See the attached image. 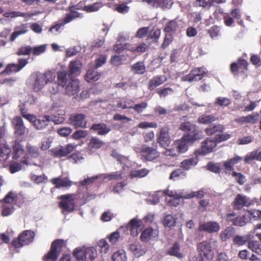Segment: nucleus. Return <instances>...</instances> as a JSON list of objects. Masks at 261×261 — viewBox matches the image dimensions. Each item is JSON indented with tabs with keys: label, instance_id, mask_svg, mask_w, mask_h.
<instances>
[{
	"label": "nucleus",
	"instance_id": "obj_1",
	"mask_svg": "<svg viewBox=\"0 0 261 261\" xmlns=\"http://www.w3.org/2000/svg\"><path fill=\"white\" fill-rule=\"evenodd\" d=\"M66 247V241L55 240L51 243L49 251L43 257V261H57L60 253Z\"/></svg>",
	"mask_w": 261,
	"mask_h": 261
},
{
	"label": "nucleus",
	"instance_id": "obj_2",
	"mask_svg": "<svg viewBox=\"0 0 261 261\" xmlns=\"http://www.w3.org/2000/svg\"><path fill=\"white\" fill-rule=\"evenodd\" d=\"M158 144L155 142L152 143L151 146L142 145L140 147L135 149L136 152L140 153L141 159L145 161H153L160 156V152L157 150Z\"/></svg>",
	"mask_w": 261,
	"mask_h": 261
},
{
	"label": "nucleus",
	"instance_id": "obj_3",
	"mask_svg": "<svg viewBox=\"0 0 261 261\" xmlns=\"http://www.w3.org/2000/svg\"><path fill=\"white\" fill-rule=\"evenodd\" d=\"M73 255L78 261H93L97 255V250L92 247H79L73 251Z\"/></svg>",
	"mask_w": 261,
	"mask_h": 261
},
{
	"label": "nucleus",
	"instance_id": "obj_4",
	"mask_svg": "<svg viewBox=\"0 0 261 261\" xmlns=\"http://www.w3.org/2000/svg\"><path fill=\"white\" fill-rule=\"evenodd\" d=\"M59 199L61 201L59 202V207L62 210V212L71 213L74 211L75 204L74 197L72 194H65L60 196Z\"/></svg>",
	"mask_w": 261,
	"mask_h": 261
},
{
	"label": "nucleus",
	"instance_id": "obj_5",
	"mask_svg": "<svg viewBox=\"0 0 261 261\" xmlns=\"http://www.w3.org/2000/svg\"><path fill=\"white\" fill-rule=\"evenodd\" d=\"M35 233L33 231L27 230L20 233L17 239L13 240L12 246L16 248H19L22 246L27 245L33 242Z\"/></svg>",
	"mask_w": 261,
	"mask_h": 261
},
{
	"label": "nucleus",
	"instance_id": "obj_6",
	"mask_svg": "<svg viewBox=\"0 0 261 261\" xmlns=\"http://www.w3.org/2000/svg\"><path fill=\"white\" fill-rule=\"evenodd\" d=\"M55 79V74L51 72L37 74L34 84L33 89L34 91H39L46 84L53 81Z\"/></svg>",
	"mask_w": 261,
	"mask_h": 261
},
{
	"label": "nucleus",
	"instance_id": "obj_7",
	"mask_svg": "<svg viewBox=\"0 0 261 261\" xmlns=\"http://www.w3.org/2000/svg\"><path fill=\"white\" fill-rule=\"evenodd\" d=\"M197 251L199 254L198 258L206 260H212L213 258V252L211 244L206 241H203L197 245Z\"/></svg>",
	"mask_w": 261,
	"mask_h": 261
},
{
	"label": "nucleus",
	"instance_id": "obj_8",
	"mask_svg": "<svg viewBox=\"0 0 261 261\" xmlns=\"http://www.w3.org/2000/svg\"><path fill=\"white\" fill-rule=\"evenodd\" d=\"M217 144L213 138H207L201 143V147L195 151L196 155H205L213 151Z\"/></svg>",
	"mask_w": 261,
	"mask_h": 261
},
{
	"label": "nucleus",
	"instance_id": "obj_9",
	"mask_svg": "<svg viewBox=\"0 0 261 261\" xmlns=\"http://www.w3.org/2000/svg\"><path fill=\"white\" fill-rule=\"evenodd\" d=\"M169 130L170 128L168 126L162 127L160 129L159 136L157 138V144L159 143L164 148L169 147L171 142Z\"/></svg>",
	"mask_w": 261,
	"mask_h": 261
},
{
	"label": "nucleus",
	"instance_id": "obj_10",
	"mask_svg": "<svg viewBox=\"0 0 261 261\" xmlns=\"http://www.w3.org/2000/svg\"><path fill=\"white\" fill-rule=\"evenodd\" d=\"M205 74L206 73L203 68H195L188 74L183 76L182 81L189 82L198 81L201 80Z\"/></svg>",
	"mask_w": 261,
	"mask_h": 261
},
{
	"label": "nucleus",
	"instance_id": "obj_11",
	"mask_svg": "<svg viewBox=\"0 0 261 261\" xmlns=\"http://www.w3.org/2000/svg\"><path fill=\"white\" fill-rule=\"evenodd\" d=\"M225 221L234 226H243L246 224L248 219L245 215L240 217L236 213L231 212L226 215Z\"/></svg>",
	"mask_w": 261,
	"mask_h": 261
},
{
	"label": "nucleus",
	"instance_id": "obj_12",
	"mask_svg": "<svg viewBox=\"0 0 261 261\" xmlns=\"http://www.w3.org/2000/svg\"><path fill=\"white\" fill-rule=\"evenodd\" d=\"M252 203V200L246 195L238 194L232 203L234 210H240L244 206L249 207Z\"/></svg>",
	"mask_w": 261,
	"mask_h": 261
},
{
	"label": "nucleus",
	"instance_id": "obj_13",
	"mask_svg": "<svg viewBox=\"0 0 261 261\" xmlns=\"http://www.w3.org/2000/svg\"><path fill=\"white\" fill-rule=\"evenodd\" d=\"M29 63L28 59L19 58L17 64L12 63L7 65L2 73L10 74L12 72H17L23 68Z\"/></svg>",
	"mask_w": 261,
	"mask_h": 261
},
{
	"label": "nucleus",
	"instance_id": "obj_14",
	"mask_svg": "<svg viewBox=\"0 0 261 261\" xmlns=\"http://www.w3.org/2000/svg\"><path fill=\"white\" fill-rule=\"evenodd\" d=\"M71 124L75 128H86L87 122L86 116L83 114H74L69 117Z\"/></svg>",
	"mask_w": 261,
	"mask_h": 261
},
{
	"label": "nucleus",
	"instance_id": "obj_15",
	"mask_svg": "<svg viewBox=\"0 0 261 261\" xmlns=\"http://www.w3.org/2000/svg\"><path fill=\"white\" fill-rule=\"evenodd\" d=\"M76 146L71 144H68L66 146H60L59 148L53 149L51 150L52 155L55 158H62L65 156L73 151Z\"/></svg>",
	"mask_w": 261,
	"mask_h": 261
},
{
	"label": "nucleus",
	"instance_id": "obj_16",
	"mask_svg": "<svg viewBox=\"0 0 261 261\" xmlns=\"http://www.w3.org/2000/svg\"><path fill=\"white\" fill-rule=\"evenodd\" d=\"M12 125L16 136H23L25 133V127L22 118L19 116L14 117L12 120Z\"/></svg>",
	"mask_w": 261,
	"mask_h": 261
},
{
	"label": "nucleus",
	"instance_id": "obj_17",
	"mask_svg": "<svg viewBox=\"0 0 261 261\" xmlns=\"http://www.w3.org/2000/svg\"><path fill=\"white\" fill-rule=\"evenodd\" d=\"M68 77V82L66 85L65 93L68 95H74L80 91L79 82L74 77Z\"/></svg>",
	"mask_w": 261,
	"mask_h": 261
},
{
	"label": "nucleus",
	"instance_id": "obj_18",
	"mask_svg": "<svg viewBox=\"0 0 261 261\" xmlns=\"http://www.w3.org/2000/svg\"><path fill=\"white\" fill-rule=\"evenodd\" d=\"M142 222L141 220L133 218L127 224L126 228L129 230L130 234L133 237H137L139 233V228Z\"/></svg>",
	"mask_w": 261,
	"mask_h": 261
},
{
	"label": "nucleus",
	"instance_id": "obj_19",
	"mask_svg": "<svg viewBox=\"0 0 261 261\" xmlns=\"http://www.w3.org/2000/svg\"><path fill=\"white\" fill-rule=\"evenodd\" d=\"M167 79L163 75H158L153 76L148 82L147 87L150 91L154 90L156 87L163 84Z\"/></svg>",
	"mask_w": 261,
	"mask_h": 261
},
{
	"label": "nucleus",
	"instance_id": "obj_20",
	"mask_svg": "<svg viewBox=\"0 0 261 261\" xmlns=\"http://www.w3.org/2000/svg\"><path fill=\"white\" fill-rule=\"evenodd\" d=\"M259 114L255 113L252 115H248L246 116H242L237 118L234 121L240 124L246 123L255 124L258 121Z\"/></svg>",
	"mask_w": 261,
	"mask_h": 261
},
{
	"label": "nucleus",
	"instance_id": "obj_21",
	"mask_svg": "<svg viewBox=\"0 0 261 261\" xmlns=\"http://www.w3.org/2000/svg\"><path fill=\"white\" fill-rule=\"evenodd\" d=\"M75 9H77L76 6H73L68 7L70 13L66 14L64 17L62 18V22L64 24L70 22L75 18L82 17V15L75 11Z\"/></svg>",
	"mask_w": 261,
	"mask_h": 261
},
{
	"label": "nucleus",
	"instance_id": "obj_22",
	"mask_svg": "<svg viewBox=\"0 0 261 261\" xmlns=\"http://www.w3.org/2000/svg\"><path fill=\"white\" fill-rule=\"evenodd\" d=\"M220 229L219 224L216 222L210 221L199 225V230L209 233L218 232Z\"/></svg>",
	"mask_w": 261,
	"mask_h": 261
},
{
	"label": "nucleus",
	"instance_id": "obj_23",
	"mask_svg": "<svg viewBox=\"0 0 261 261\" xmlns=\"http://www.w3.org/2000/svg\"><path fill=\"white\" fill-rule=\"evenodd\" d=\"M90 129L96 132L97 135L100 136H105L111 131L110 127L104 123H94Z\"/></svg>",
	"mask_w": 261,
	"mask_h": 261
},
{
	"label": "nucleus",
	"instance_id": "obj_24",
	"mask_svg": "<svg viewBox=\"0 0 261 261\" xmlns=\"http://www.w3.org/2000/svg\"><path fill=\"white\" fill-rule=\"evenodd\" d=\"M82 67V63L80 61L75 60L70 62L68 66V77H74V75H79Z\"/></svg>",
	"mask_w": 261,
	"mask_h": 261
},
{
	"label": "nucleus",
	"instance_id": "obj_25",
	"mask_svg": "<svg viewBox=\"0 0 261 261\" xmlns=\"http://www.w3.org/2000/svg\"><path fill=\"white\" fill-rule=\"evenodd\" d=\"M184 135L190 141V144H193L195 141L202 139L203 137L202 132L198 129L197 126L191 131V133H185Z\"/></svg>",
	"mask_w": 261,
	"mask_h": 261
},
{
	"label": "nucleus",
	"instance_id": "obj_26",
	"mask_svg": "<svg viewBox=\"0 0 261 261\" xmlns=\"http://www.w3.org/2000/svg\"><path fill=\"white\" fill-rule=\"evenodd\" d=\"M22 140L19 139H16L13 145L12 158L13 160H17L23 153L24 149L21 144Z\"/></svg>",
	"mask_w": 261,
	"mask_h": 261
},
{
	"label": "nucleus",
	"instance_id": "obj_27",
	"mask_svg": "<svg viewBox=\"0 0 261 261\" xmlns=\"http://www.w3.org/2000/svg\"><path fill=\"white\" fill-rule=\"evenodd\" d=\"M166 254L179 259L185 257V254L180 251V246L178 242L174 243L173 246L168 249Z\"/></svg>",
	"mask_w": 261,
	"mask_h": 261
},
{
	"label": "nucleus",
	"instance_id": "obj_28",
	"mask_svg": "<svg viewBox=\"0 0 261 261\" xmlns=\"http://www.w3.org/2000/svg\"><path fill=\"white\" fill-rule=\"evenodd\" d=\"M158 236L156 231L152 227H148L145 229L140 236V240L144 242H148L152 238Z\"/></svg>",
	"mask_w": 261,
	"mask_h": 261
},
{
	"label": "nucleus",
	"instance_id": "obj_29",
	"mask_svg": "<svg viewBox=\"0 0 261 261\" xmlns=\"http://www.w3.org/2000/svg\"><path fill=\"white\" fill-rule=\"evenodd\" d=\"M189 144H190V141H189L187 138L183 135L180 139L175 141L177 151L179 153L186 152L188 149Z\"/></svg>",
	"mask_w": 261,
	"mask_h": 261
},
{
	"label": "nucleus",
	"instance_id": "obj_30",
	"mask_svg": "<svg viewBox=\"0 0 261 261\" xmlns=\"http://www.w3.org/2000/svg\"><path fill=\"white\" fill-rule=\"evenodd\" d=\"M50 116L44 115L35 121L34 126L37 129H43L50 124Z\"/></svg>",
	"mask_w": 261,
	"mask_h": 261
},
{
	"label": "nucleus",
	"instance_id": "obj_31",
	"mask_svg": "<svg viewBox=\"0 0 261 261\" xmlns=\"http://www.w3.org/2000/svg\"><path fill=\"white\" fill-rule=\"evenodd\" d=\"M225 129L224 125L221 124H213L205 129V132L207 136H212L217 133H223Z\"/></svg>",
	"mask_w": 261,
	"mask_h": 261
},
{
	"label": "nucleus",
	"instance_id": "obj_32",
	"mask_svg": "<svg viewBox=\"0 0 261 261\" xmlns=\"http://www.w3.org/2000/svg\"><path fill=\"white\" fill-rule=\"evenodd\" d=\"M51 182L55 185L56 188L69 187L72 185V181L68 178H61L60 177L54 178L51 179Z\"/></svg>",
	"mask_w": 261,
	"mask_h": 261
},
{
	"label": "nucleus",
	"instance_id": "obj_33",
	"mask_svg": "<svg viewBox=\"0 0 261 261\" xmlns=\"http://www.w3.org/2000/svg\"><path fill=\"white\" fill-rule=\"evenodd\" d=\"M241 160L242 158L241 157L237 156L225 161L224 163V167L226 170L225 173L230 174V172H233L234 169L233 166L241 161Z\"/></svg>",
	"mask_w": 261,
	"mask_h": 261
},
{
	"label": "nucleus",
	"instance_id": "obj_34",
	"mask_svg": "<svg viewBox=\"0 0 261 261\" xmlns=\"http://www.w3.org/2000/svg\"><path fill=\"white\" fill-rule=\"evenodd\" d=\"M11 150L6 144H0V162L4 163L9 158Z\"/></svg>",
	"mask_w": 261,
	"mask_h": 261
},
{
	"label": "nucleus",
	"instance_id": "obj_35",
	"mask_svg": "<svg viewBox=\"0 0 261 261\" xmlns=\"http://www.w3.org/2000/svg\"><path fill=\"white\" fill-rule=\"evenodd\" d=\"M17 194L15 192L10 191L1 200V203H7L9 205H14L17 203Z\"/></svg>",
	"mask_w": 261,
	"mask_h": 261
},
{
	"label": "nucleus",
	"instance_id": "obj_36",
	"mask_svg": "<svg viewBox=\"0 0 261 261\" xmlns=\"http://www.w3.org/2000/svg\"><path fill=\"white\" fill-rule=\"evenodd\" d=\"M21 164L24 165H28L29 163L28 162L27 159L24 158L23 160L21 161V163H17L14 161L10 162L9 167L10 172L13 174L21 170L22 169Z\"/></svg>",
	"mask_w": 261,
	"mask_h": 261
},
{
	"label": "nucleus",
	"instance_id": "obj_37",
	"mask_svg": "<svg viewBox=\"0 0 261 261\" xmlns=\"http://www.w3.org/2000/svg\"><path fill=\"white\" fill-rule=\"evenodd\" d=\"M177 28L178 24L175 20H170L166 23L164 31L170 35H173L176 31Z\"/></svg>",
	"mask_w": 261,
	"mask_h": 261
},
{
	"label": "nucleus",
	"instance_id": "obj_38",
	"mask_svg": "<svg viewBox=\"0 0 261 261\" xmlns=\"http://www.w3.org/2000/svg\"><path fill=\"white\" fill-rule=\"evenodd\" d=\"M217 118L213 115L202 114L199 116L197 122L202 124H210L216 121Z\"/></svg>",
	"mask_w": 261,
	"mask_h": 261
},
{
	"label": "nucleus",
	"instance_id": "obj_39",
	"mask_svg": "<svg viewBox=\"0 0 261 261\" xmlns=\"http://www.w3.org/2000/svg\"><path fill=\"white\" fill-rule=\"evenodd\" d=\"M252 160H256L261 162V151L254 150L248 153L244 159L245 163H250Z\"/></svg>",
	"mask_w": 261,
	"mask_h": 261
},
{
	"label": "nucleus",
	"instance_id": "obj_40",
	"mask_svg": "<svg viewBox=\"0 0 261 261\" xmlns=\"http://www.w3.org/2000/svg\"><path fill=\"white\" fill-rule=\"evenodd\" d=\"M132 71L137 74H143L146 72V67L143 62H138L131 66Z\"/></svg>",
	"mask_w": 261,
	"mask_h": 261
},
{
	"label": "nucleus",
	"instance_id": "obj_41",
	"mask_svg": "<svg viewBox=\"0 0 261 261\" xmlns=\"http://www.w3.org/2000/svg\"><path fill=\"white\" fill-rule=\"evenodd\" d=\"M129 249L130 251L137 257H139L145 253V250L142 248L141 245H140L139 243H134L130 244L129 245Z\"/></svg>",
	"mask_w": 261,
	"mask_h": 261
},
{
	"label": "nucleus",
	"instance_id": "obj_42",
	"mask_svg": "<svg viewBox=\"0 0 261 261\" xmlns=\"http://www.w3.org/2000/svg\"><path fill=\"white\" fill-rule=\"evenodd\" d=\"M68 73L65 70L59 71L57 72L58 84L64 87L68 82L69 78L67 77Z\"/></svg>",
	"mask_w": 261,
	"mask_h": 261
},
{
	"label": "nucleus",
	"instance_id": "obj_43",
	"mask_svg": "<svg viewBox=\"0 0 261 261\" xmlns=\"http://www.w3.org/2000/svg\"><path fill=\"white\" fill-rule=\"evenodd\" d=\"M100 76V73H98L97 71L93 69H89L88 70L85 78L88 82L92 83L97 81Z\"/></svg>",
	"mask_w": 261,
	"mask_h": 261
},
{
	"label": "nucleus",
	"instance_id": "obj_44",
	"mask_svg": "<svg viewBox=\"0 0 261 261\" xmlns=\"http://www.w3.org/2000/svg\"><path fill=\"white\" fill-rule=\"evenodd\" d=\"M161 98H166L167 96L173 93L174 90L170 87H161L155 91Z\"/></svg>",
	"mask_w": 261,
	"mask_h": 261
},
{
	"label": "nucleus",
	"instance_id": "obj_45",
	"mask_svg": "<svg viewBox=\"0 0 261 261\" xmlns=\"http://www.w3.org/2000/svg\"><path fill=\"white\" fill-rule=\"evenodd\" d=\"M1 214L3 217H7L12 215L14 211L15 208L13 205H9L7 203H1Z\"/></svg>",
	"mask_w": 261,
	"mask_h": 261
},
{
	"label": "nucleus",
	"instance_id": "obj_46",
	"mask_svg": "<svg viewBox=\"0 0 261 261\" xmlns=\"http://www.w3.org/2000/svg\"><path fill=\"white\" fill-rule=\"evenodd\" d=\"M105 145V142L97 137H92L88 143V146L92 149H99Z\"/></svg>",
	"mask_w": 261,
	"mask_h": 261
},
{
	"label": "nucleus",
	"instance_id": "obj_47",
	"mask_svg": "<svg viewBox=\"0 0 261 261\" xmlns=\"http://www.w3.org/2000/svg\"><path fill=\"white\" fill-rule=\"evenodd\" d=\"M176 218L173 215H167L165 216L163 221V224L166 227H173L176 224Z\"/></svg>",
	"mask_w": 261,
	"mask_h": 261
},
{
	"label": "nucleus",
	"instance_id": "obj_48",
	"mask_svg": "<svg viewBox=\"0 0 261 261\" xmlns=\"http://www.w3.org/2000/svg\"><path fill=\"white\" fill-rule=\"evenodd\" d=\"M161 34V31L159 29H157L154 31L152 30L148 35L147 40H152L153 43H157L159 42Z\"/></svg>",
	"mask_w": 261,
	"mask_h": 261
},
{
	"label": "nucleus",
	"instance_id": "obj_49",
	"mask_svg": "<svg viewBox=\"0 0 261 261\" xmlns=\"http://www.w3.org/2000/svg\"><path fill=\"white\" fill-rule=\"evenodd\" d=\"M234 229L231 226L226 227L220 234L221 240L226 241L230 239L233 235Z\"/></svg>",
	"mask_w": 261,
	"mask_h": 261
},
{
	"label": "nucleus",
	"instance_id": "obj_50",
	"mask_svg": "<svg viewBox=\"0 0 261 261\" xmlns=\"http://www.w3.org/2000/svg\"><path fill=\"white\" fill-rule=\"evenodd\" d=\"M231 103V100L227 97H219L216 99L215 105L221 107L228 106Z\"/></svg>",
	"mask_w": 261,
	"mask_h": 261
},
{
	"label": "nucleus",
	"instance_id": "obj_51",
	"mask_svg": "<svg viewBox=\"0 0 261 261\" xmlns=\"http://www.w3.org/2000/svg\"><path fill=\"white\" fill-rule=\"evenodd\" d=\"M231 135L227 133H219L215 135L213 138L216 141L217 144L222 142H224L229 139Z\"/></svg>",
	"mask_w": 261,
	"mask_h": 261
},
{
	"label": "nucleus",
	"instance_id": "obj_52",
	"mask_svg": "<svg viewBox=\"0 0 261 261\" xmlns=\"http://www.w3.org/2000/svg\"><path fill=\"white\" fill-rule=\"evenodd\" d=\"M125 59L124 55H114L111 57L110 62L112 65L118 66L121 65L123 61L125 60Z\"/></svg>",
	"mask_w": 261,
	"mask_h": 261
},
{
	"label": "nucleus",
	"instance_id": "obj_53",
	"mask_svg": "<svg viewBox=\"0 0 261 261\" xmlns=\"http://www.w3.org/2000/svg\"><path fill=\"white\" fill-rule=\"evenodd\" d=\"M27 32V27L26 24L21 25L20 29L19 30L15 31L11 35L10 40L11 41H14L16 38L20 35L25 34Z\"/></svg>",
	"mask_w": 261,
	"mask_h": 261
},
{
	"label": "nucleus",
	"instance_id": "obj_54",
	"mask_svg": "<svg viewBox=\"0 0 261 261\" xmlns=\"http://www.w3.org/2000/svg\"><path fill=\"white\" fill-rule=\"evenodd\" d=\"M113 261H126L125 253L123 250H119L112 255Z\"/></svg>",
	"mask_w": 261,
	"mask_h": 261
},
{
	"label": "nucleus",
	"instance_id": "obj_55",
	"mask_svg": "<svg viewBox=\"0 0 261 261\" xmlns=\"http://www.w3.org/2000/svg\"><path fill=\"white\" fill-rule=\"evenodd\" d=\"M248 246L249 249L252 251L260 254L261 253V248L260 244L258 241H251L248 242Z\"/></svg>",
	"mask_w": 261,
	"mask_h": 261
},
{
	"label": "nucleus",
	"instance_id": "obj_56",
	"mask_svg": "<svg viewBox=\"0 0 261 261\" xmlns=\"http://www.w3.org/2000/svg\"><path fill=\"white\" fill-rule=\"evenodd\" d=\"M197 162L194 158H190L184 160L181 163V167L185 170H189L193 165H196Z\"/></svg>",
	"mask_w": 261,
	"mask_h": 261
},
{
	"label": "nucleus",
	"instance_id": "obj_57",
	"mask_svg": "<svg viewBox=\"0 0 261 261\" xmlns=\"http://www.w3.org/2000/svg\"><path fill=\"white\" fill-rule=\"evenodd\" d=\"M32 53L31 46L30 45L22 46L18 48L16 54L17 56H27L30 55Z\"/></svg>",
	"mask_w": 261,
	"mask_h": 261
},
{
	"label": "nucleus",
	"instance_id": "obj_58",
	"mask_svg": "<svg viewBox=\"0 0 261 261\" xmlns=\"http://www.w3.org/2000/svg\"><path fill=\"white\" fill-rule=\"evenodd\" d=\"M148 173V171L146 169H142L138 170L132 171L130 172V176L132 178L134 177H143Z\"/></svg>",
	"mask_w": 261,
	"mask_h": 261
},
{
	"label": "nucleus",
	"instance_id": "obj_59",
	"mask_svg": "<svg viewBox=\"0 0 261 261\" xmlns=\"http://www.w3.org/2000/svg\"><path fill=\"white\" fill-rule=\"evenodd\" d=\"M204 192L203 190H200L198 191L192 192L190 193L185 195L184 197L185 199H191L193 197H196L198 199H201L204 197Z\"/></svg>",
	"mask_w": 261,
	"mask_h": 261
},
{
	"label": "nucleus",
	"instance_id": "obj_60",
	"mask_svg": "<svg viewBox=\"0 0 261 261\" xmlns=\"http://www.w3.org/2000/svg\"><path fill=\"white\" fill-rule=\"evenodd\" d=\"M98 246L99 248L101 253L106 254L109 250V245L105 239H101L98 242Z\"/></svg>",
	"mask_w": 261,
	"mask_h": 261
},
{
	"label": "nucleus",
	"instance_id": "obj_61",
	"mask_svg": "<svg viewBox=\"0 0 261 261\" xmlns=\"http://www.w3.org/2000/svg\"><path fill=\"white\" fill-rule=\"evenodd\" d=\"M195 125L193 124L190 122H182L179 127V129L183 132H191L192 130L196 127Z\"/></svg>",
	"mask_w": 261,
	"mask_h": 261
},
{
	"label": "nucleus",
	"instance_id": "obj_62",
	"mask_svg": "<svg viewBox=\"0 0 261 261\" xmlns=\"http://www.w3.org/2000/svg\"><path fill=\"white\" fill-rule=\"evenodd\" d=\"M173 4L172 0H158L157 8L160 7L163 10L170 9Z\"/></svg>",
	"mask_w": 261,
	"mask_h": 261
},
{
	"label": "nucleus",
	"instance_id": "obj_63",
	"mask_svg": "<svg viewBox=\"0 0 261 261\" xmlns=\"http://www.w3.org/2000/svg\"><path fill=\"white\" fill-rule=\"evenodd\" d=\"M147 107V102L143 101L140 103L135 104L133 110L137 113L141 114L144 112Z\"/></svg>",
	"mask_w": 261,
	"mask_h": 261
},
{
	"label": "nucleus",
	"instance_id": "obj_64",
	"mask_svg": "<svg viewBox=\"0 0 261 261\" xmlns=\"http://www.w3.org/2000/svg\"><path fill=\"white\" fill-rule=\"evenodd\" d=\"M231 176L235 177L237 182L240 185H243L245 182V176L240 172L233 171Z\"/></svg>",
	"mask_w": 261,
	"mask_h": 261
}]
</instances>
